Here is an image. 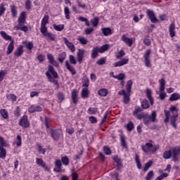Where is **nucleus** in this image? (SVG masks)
<instances>
[{"mask_svg":"<svg viewBox=\"0 0 180 180\" xmlns=\"http://www.w3.org/2000/svg\"><path fill=\"white\" fill-rule=\"evenodd\" d=\"M25 23H26V11H22L18 19V25L14 27V29L15 30H21L24 33H27L29 28L25 25Z\"/></svg>","mask_w":180,"mask_h":180,"instance_id":"nucleus-2","label":"nucleus"},{"mask_svg":"<svg viewBox=\"0 0 180 180\" xmlns=\"http://www.w3.org/2000/svg\"><path fill=\"white\" fill-rule=\"evenodd\" d=\"M148 118L150 122H152L153 123L155 122V120H157V111H152L150 115H148Z\"/></svg>","mask_w":180,"mask_h":180,"instance_id":"nucleus-30","label":"nucleus"},{"mask_svg":"<svg viewBox=\"0 0 180 180\" xmlns=\"http://www.w3.org/2000/svg\"><path fill=\"white\" fill-rule=\"evenodd\" d=\"M0 34H1V37H3V39H4V40H6V41L10 40V41H13L12 39V37L11 35H8V34H6L5 32V31H1Z\"/></svg>","mask_w":180,"mask_h":180,"instance_id":"nucleus-29","label":"nucleus"},{"mask_svg":"<svg viewBox=\"0 0 180 180\" xmlns=\"http://www.w3.org/2000/svg\"><path fill=\"white\" fill-rule=\"evenodd\" d=\"M98 112V108H89L87 110L89 115H96Z\"/></svg>","mask_w":180,"mask_h":180,"instance_id":"nucleus-51","label":"nucleus"},{"mask_svg":"<svg viewBox=\"0 0 180 180\" xmlns=\"http://www.w3.org/2000/svg\"><path fill=\"white\" fill-rule=\"evenodd\" d=\"M36 164L39 165V167H41V168L46 167V162L41 158H36Z\"/></svg>","mask_w":180,"mask_h":180,"instance_id":"nucleus-38","label":"nucleus"},{"mask_svg":"<svg viewBox=\"0 0 180 180\" xmlns=\"http://www.w3.org/2000/svg\"><path fill=\"white\" fill-rule=\"evenodd\" d=\"M113 78H115V79H118V81H123V79L126 78V75H124V73H120L116 76H113Z\"/></svg>","mask_w":180,"mask_h":180,"instance_id":"nucleus-48","label":"nucleus"},{"mask_svg":"<svg viewBox=\"0 0 180 180\" xmlns=\"http://www.w3.org/2000/svg\"><path fill=\"white\" fill-rule=\"evenodd\" d=\"M178 112H174V115L170 117V123L174 129H176V118L178 117Z\"/></svg>","mask_w":180,"mask_h":180,"instance_id":"nucleus-21","label":"nucleus"},{"mask_svg":"<svg viewBox=\"0 0 180 180\" xmlns=\"http://www.w3.org/2000/svg\"><path fill=\"white\" fill-rule=\"evenodd\" d=\"M121 40L122 41H124V43H125V44H127V46L129 47H131V46H133V39L126 37L124 34L122 36Z\"/></svg>","mask_w":180,"mask_h":180,"instance_id":"nucleus-19","label":"nucleus"},{"mask_svg":"<svg viewBox=\"0 0 180 180\" xmlns=\"http://www.w3.org/2000/svg\"><path fill=\"white\" fill-rule=\"evenodd\" d=\"M57 98L58 99V102H60L61 103V102H63V101H64V99H65V95H64L63 93L59 92L57 94Z\"/></svg>","mask_w":180,"mask_h":180,"instance_id":"nucleus-59","label":"nucleus"},{"mask_svg":"<svg viewBox=\"0 0 180 180\" xmlns=\"http://www.w3.org/2000/svg\"><path fill=\"white\" fill-rule=\"evenodd\" d=\"M120 141L122 148H127V143H126V136L123 134H120Z\"/></svg>","mask_w":180,"mask_h":180,"instance_id":"nucleus-25","label":"nucleus"},{"mask_svg":"<svg viewBox=\"0 0 180 180\" xmlns=\"http://www.w3.org/2000/svg\"><path fill=\"white\" fill-rule=\"evenodd\" d=\"M169 33L170 37H175V35L176 34V33L175 32V24L174 23H172L169 25Z\"/></svg>","mask_w":180,"mask_h":180,"instance_id":"nucleus-24","label":"nucleus"},{"mask_svg":"<svg viewBox=\"0 0 180 180\" xmlns=\"http://www.w3.org/2000/svg\"><path fill=\"white\" fill-rule=\"evenodd\" d=\"M64 13H65V18L67 20H70V19H71V16L70 15V8H68V6H65L64 8Z\"/></svg>","mask_w":180,"mask_h":180,"instance_id":"nucleus-37","label":"nucleus"},{"mask_svg":"<svg viewBox=\"0 0 180 180\" xmlns=\"http://www.w3.org/2000/svg\"><path fill=\"white\" fill-rule=\"evenodd\" d=\"M141 106L142 109H150V103L145 98L141 102Z\"/></svg>","mask_w":180,"mask_h":180,"instance_id":"nucleus-31","label":"nucleus"},{"mask_svg":"<svg viewBox=\"0 0 180 180\" xmlns=\"http://www.w3.org/2000/svg\"><path fill=\"white\" fill-rule=\"evenodd\" d=\"M82 98L84 99H86V98H88L89 96V90H88V88H83L82 90Z\"/></svg>","mask_w":180,"mask_h":180,"instance_id":"nucleus-33","label":"nucleus"},{"mask_svg":"<svg viewBox=\"0 0 180 180\" xmlns=\"http://www.w3.org/2000/svg\"><path fill=\"white\" fill-rule=\"evenodd\" d=\"M108 50H109L108 44H104L101 46L100 48L99 46H96L93 48V49L91 50V58L95 60V58H96V57L99 56V53L102 54L103 53H105V51H108Z\"/></svg>","mask_w":180,"mask_h":180,"instance_id":"nucleus-4","label":"nucleus"},{"mask_svg":"<svg viewBox=\"0 0 180 180\" xmlns=\"http://www.w3.org/2000/svg\"><path fill=\"white\" fill-rule=\"evenodd\" d=\"M126 127L127 131H131L134 129V124L131 121L126 125Z\"/></svg>","mask_w":180,"mask_h":180,"instance_id":"nucleus-54","label":"nucleus"},{"mask_svg":"<svg viewBox=\"0 0 180 180\" xmlns=\"http://www.w3.org/2000/svg\"><path fill=\"white\" fill-rule=\"evenodd\" d=\"M124 56H126V53H124V50L121 49L119 52L118 54L116 56V58L117 60H120V58H122V57H124Z\"/></svg>","mask_w":180,"mask_h":180,"instance_id":"nucleus-58","label":"nucleus"},{"mask_svg":"<svg viewBox=\"0 0 180 180\" xmlns=\"http://www.w3.org/2000/svg\"><path fill=\"white\" fill-rule=\"evenodd\" d=\"M10 11L12 18L18 17V6H16L15 4H12L10 6Z\"/></svg>","mask_w":180,"mask_h":180,"instance_id":"nucleus-22","label":"nucleus"},{"mask_svg":"<svg viewBox=\"0 0 180 180\" xmlns=\"http://www.w3.org/2000/svg\"><path fill=\"white\" fill-rule=\"evenodd\" d=\"M84 54H85V50L78 49V51L77 53V58L79 64H82V61H84Z\"/></svg>","mask_w":180,"mask_h":180,"instance_id":"nucleus-14","label":"nucleus"},{"mask_svg":"<svg viewBox=\"0 0 180 180\" xmlns=\"http://www.w3.org/2000/svg\"><path fill=\"white\" fill-rule=\"evenodd\" d=\"M65 67L68 70V71L72 74V75H75L77 74L75 68H74V67H72V65L70 64V62L68 60H65Z\"/></svg>","mask_w":180,"mask_h":180,"instance_id":"nucleus-15","label":"nucleus"},{"mask_svg":"<svg viewBox=\"0 0 180 180\" xmlns=\"http://www.w3.org/2000/svg\"><path fill=\"white\" fill-rule=\"evenodd\" d=\"M78 20L80 22H84L86 26H91V24L89 23V21L88 20V18H86L85 17H79Z\"/></svg>","mask_w":180,"mask_h":180,"instance_id":"nucleus-57","label":"nucleus"},{"mask_svg":"<svg viewBox=\"0 0 180 180\" xmlns=\"http://www.w3.org/2000/svg\"><path fill=\"white\" fill-rule=\"evenodd\" d=\"M180 99V94L178 93H174L171 94L170 97L169 98V101L170 102H175V101H179Z\"/></svg>","mask_w":180,"mask_h":180,"instance_id":"nucleus-26","label":"nucleus"},{"mask_svg":"<svg viewBox=\"0 0 180 180\" xmlns=\"http://www.w3.org/2000/svg\"><path fill=\"white\" fill-rule=\"evenodd\" d=\"M51 130V136L53 139V140H59L60 139V130L58 129H54L53 128H50Z\"/></svg>","mask_w":180,"mask_h":180,"instance_id":"nucleus-13","label":"nucleus"},{"mask_svg":"<svg viewBox=\"0 0 180 180\" xmlns=\"http://www.w3.org/2000/svg\"><path fill=\"white\" fill-rule=\"evenodd\" d=\"M146 16L149 20H150L151 23H158L159 20L154 13V11L148 9L146 10Z\"/></svg>","mask_w":180,"mask_h":180,"instance_id":"nucleus-6","label":"nucleus"},{"mask_svg":"<svg viewBox=\"0 0 180 180\" xmlns=\"http://www.w3.org/2000/svg\"><path fill=\"white\" fill-rule=\"evenodd\" d=\"M19 126L22 127V129H27L30 127V121H29V118L27 115H24L20 120L18 122Z\"/></svg>","mask_w":180,"mask_h":180,"instance_id":"nucleus-5","label":"nucleus"},{"mask_svg":"<svg viewBox=\"0 0 180 180\" xmlns=\"http://www.w3.org/2000/svg\"><path fill=\"white\" fill-rule=\"evenodd\" d=\"M151 56V49H148L145 52L143 55V58H144V63L146 67L150 68L151 67V60H150Z\"/></svg>","mask_w":180,"mask_h":180,"instance_id":"nucleus-7","label":"nucleus"},{"mask_svg":"<svg viewBox=\"0 0 180 180\" xmlns=\"http://www.w3.org/2000/svg\"><path fill=\"white\" fill-rule=\"evenodd\" d=\"M45 75L49 82L55 84L56 86L60 85L58 84V80H57L58 79V73L56 70H54V67H53V65H48V72H46Z\"/></svg>","mask_w":180,"mask_h":180,"instance_id":"nucleus-1","label":"nucleus"},{"mask_svg":"<svg viewBox=\"0 0 180 180\" xmlns=\"http://www.w3.org/2000/svg\"><path fill=\"white\" fill-rule=\"evenodd\" d=\"M153 164H154V162L153 160H149L148 162H146L143 167V172H147L151 167H153Z\"/></svg>","mask_w":180,"mask_h":180,"instance_id":"nucleus-32","label":"nucleus"},{"mask_svg":"<svg viewBox=\"0 0 180 180\" xmlns=\"http://www.w3.org/2000/svg\"><path fill=\"white\" fill-rule=\"evenodd\" d=\"M134 161L136 164L138 169H141V162H140V156L138 154H135Z\"/></svg>","mask_w":180,"mask_h":180,"instance_id":"nucleus-35","label":"nucleus"},{"mask_svg":"<svg viewBox=\"0 0 180 180\" xmlns=\"http://www.w3.org/2000/svg\"><path fill=\"white\" fill-rule=\"evenodd\" d=\"M51 122V119H50V117H44V124L46 127V129H51L50 128V122Z\"/></svg>","mask_w":180,"mask_h":180,"instance_id":"nucleus-52","label":"nucleus"},{"mask_svg":"<svg viewBox=\"0 0 180 180\" xmlns=\"http://www.w3.org/2000/svg\"><path fill=\"white\" fill-rule=\"evenodd\" d=\"M91 23L94 26V27H96V26L99 25V18L94 17L93 20H91Z\"/></svg>","mask_w":180,"mask_h":180,"instance_id":"nucleus-46","label":"nucleus"},{"mask_svg":"<svg viewBox=\"0 0 180 180\" xmlns=\"http://www.w3.org/2000/svg\"><path fill=\"white\" fill-rule=\"evenodd\" d=\"M29 113H36V112H43V107L34 104L28 108Z\"/></svg>","mask_w":180,"mask_h":180,"instance_id":"nucleus-9","label":"nucleus"},{"mask_svg":"<svg viewBox=\"0 0 180 180\" xmlns=\"http://www.w3.org/2000/svg\"><path fill=\"white\" fill-rule=\"evenodd\" d=\"M159 84H160V92H164L165 91V79L161 78L159 80Z\"/></svg>","mask_w":180,"mask_h":180,"instance_id":"nucleus-28","label":"nucleus"},{"mask_svg":"<svg viewBox=\"0 0 180 180\" xmlns=\"http://www.w3.org/2000/svg\"><path fill=\"white\" fill-rule=\"evenodd\" d=\"M49 19H50V17L47 15H45L44 18H42L41 21V28H40V32L43 30H47L46 25L49 23Z\"/></svg>","mask_w":180,"mask_h":180,"instance_id":"nucleus-10","label":"nucleus"},{"mask_svg":"<svg viewBox=\"0 0 180 180\" xmlns=\"http://www.w3.org/2000/svg\"><path fill=\"white\" fill-rule=\"evenodd\" d=\"M13 50H15V41H11L10 44L8 46L6 54L7 56H9V54H12L13 53Z\"/></svg>","mask_w":180,"mask_h":180,"instance_id":"nucleus-23","label":"nucleus"},{"mask_svg":"<svg viewBox=\"0 0 180 180\" xmlns=\"http://www.w3.org/2000/svg\"><path fill=\"white\" fill-rule=\"evenodd\" d=\"M132 85H133V81L129 80L127 83V85H126L127 94H130L131 92Z\"/></svg>","mask_w":180,"mask_h":180,"instance_id":"nucleus-44","label":"nucleus"},{"mask_svg":"<svg viewBox=\"0 0 180 180\" xmlns=\"http://www.w3.org/2000/svg\"><path fill=\"white\" fill-rule=\"evenodd\" d=\"M9 144L5 141V139H4V137L1 136L0 135V147H1L2 148H4V147H8Z\"/></svg>","mask_w":180,"mask_h":180,"instance_id":"nucleus-43","label":"nucleus"},{"mask_svg":"<svg viewBox=\"0 0 180 180\" xmlns=\"http://www.w3.org/2000/svg\"><path fill=\"white\" fill-rule=\"evenodd\" d=\"M141 148L142 151L145 153V154H150V153L154 154V153L160 150V145L153 146V141L150 140L149 143H146L145 145H142Z\"/></svg>","mask_w":180,"mask_h":180,"instance_id":"nucleus-3","label":"nucleus"},{"mask_svg":"<svg viewBox=\"0 0 180 180\" xmlns=\"http://www.w3.org/2000/svg\"><path fill=\"white\" fill-rule=\"evenodd\" d=\"M123 102L125 105L130 102V94L128 93V94L123 97Z\"/></svg>","mask_w":180,"mask_h":180,"instance_id":"nucleus-62","label":"nucleus"},{"mask_svg":"<svg viewBox=\"0 0 180 180\" xmlns=\"http://www.w3.org/2000/svg\"><path fill=\"white\" fill-rule=\"evenodd\" d=\"M126 64H129V58H122L118 62L114 63V67H123V65H126Z\"/></svg>","mask_w":180,"mask_h":180,"instance_id":"nucleus-20","label":"nucleus"},{"mask_svg":"<svg viewBox=\"0 0 180 180\" xmlns=\"http://www.w3.org/2000/svg\"><path fill=\"white\" fill-rule=\"evenodd\" d=\"M21 112H22V110H20V107L17 106L13 112L15 117H19V116H20Z\"/></svg>","mask_w":180,"mask_h":180,"instance_id":"nucleus-55","label":"nucleus"},{"mask_svg":"<svg viewBox=\"0 0 180 180\" xmlns=\"http://www.w3.org/2000/svg\"><path fill=\"white\" fill-rule=\"evenodd\" d=\"M69 61L70 64H74L75 65H77V60L75 59V57L73 55L69 56Z\"/></svg>","mask_w":180,"mask_h":180,"instance_id":"nucleus-63","label":"nucleus"},{"mask_svg":"<svg viewBox=\"0 0 180 180\" xmlns=\"http://www.w3.org/2000/svg\"><path fill=\"white\" fill-rule=\"evenodd\" d=\"M168 177V174L167 173H162L159 176H158L155 180H162L164 178Z\"/></svg>","mask_w":180,"mask_h":180,"instance_id":"nucleus-64","label":"nucleus"},{"mask_svg":"<svg viewBox=\"0 0 180 180\" xmlns=\"http://www.w3.org/2000/svg\"><path fill=\"white\" fill-rule=\"evenodd\" d=\"M41 33L44 36V37H46V39L51 40V41H56V34L52 32H47V29L41 31Z\"/></svg>","mask_w":180,"mask_h":180,"instance_id":"nucleus-8","label":"nucleus"},{"mask_svg":"<svg viewBox=\"0 0 180 180\" xmlns=\"http://www.w3.org/2000/svg\"><path fill=\"white\" fill-rule=\"evenodd\" d=\"M63 41L65 46L68 47V49H69V50H70V51H72V53H74V51H75V45H74V44L68 41V39L64 37Z\"/></svg>","mask_w":180,"mask_h":180,"instance_id":"nucleus-16","label":"nucleus"},{"mask_svg":"<svg viewBox=\"0 0 180 180\" xmlns=\"http://www.w3.org/2000/svg\"><path fill=\"white\" fill-rule=\"evenodd\" d=\"M146 96L148 99L151 106H153L154 105V97H153V91H151V89H146Z\"/></svg>","mask_w":180,"mask_h":180,"instance_id":"nucleus-12","label":"nucleus"},{"mask_svg":"<svg viewBox=\"0 0 180 180\" xmlns=\"http://www.w3.org/2000/svg\"><path fill=\"white\" fill-rule=\"evenodd\" d=\"M98 94L100 95V96H106V95H108V89H101L98 91Z\"/></svg>","mask_w":180,"mask_h":180,"instance_id":"nucleus-53","label":"nucleus"},{"mask_svg":"<svg viewBox=\"0 0 180 180\" xmlns=\"http://www.w3.org/2000/svg\"><path fill=\"white\" fill-rule=\"evenodd\" d=\"M25 51L23 50V45H20L14 52V57H22Z\"/></svg>","mask_w":180,"mask_h":180,"instance_id":"nucleus-17","label":"nucleus"},{"mask_svg":"<svg viewBox=\"0 0 180 180\" xmlns=\"http://www.w3.org/2000/svg\"><path fill=\"white\" fill-rule=\"evenodd\" d=\"M143 120L145 126H148V124H150V118H148V114H144Z\"/></svg>","mask_w":180,"mask_h":180,"instance_id":"nucleus-56","label":"nucleus"},{"mask_svg":"<svg viewBox=\"0 0 180 180\" xmlns=\"http://www.w3.org/2000/svg\"><path fill=\"white\" fill-rule=\"evenodd\" d=\"M82 86L85 88H88V86H89V78L86 76L83 77Z\"/></svg>","mask_w":180,"mask_h":180,"instance_id":"nucleus-34","label":"nucleus"},{"mask_svg":"<svg viewBox=\"0 0 180 180\" xmlns=\"http://www.w3.org/2000/svg\"><path fill=\"white\" fill-rule=\"evenodd\" d=\"M71 98L74 105H77V103H78V91L77 89L72 91Z\"/></svg>","mask_w":180,"mask_h":180,"instance_id":"nucleus-18","label":"nucleus"},{"mask_svg":"<svg viewBox=\"0 0 180 180\" xmlns=\"http://www.w3.org/2000/svg\"><path fill=\"white\" fill-rule=\"evenodd\" d=\"M172 153H173V157H172L173 161L174 162H176L180 155V147L179 146L174 147L172 150Z\"/></svg>","mask_w":180,"mask_h":180,"instance_id":"nucleus-11","label":"nucleus"},{"mask_svg":"<svg viewBox=\"0 0 180 180\" xmlns=\"http://www.w3.org/2000/svg\"><path fill=\"white\" fill-rule=\"evenodd\" d=\"M103 151L105 155H110L112 154V150L109 146H103Z\"/></svg>","mask_w":180,"mask_h":180,"instance_id":"nucleus-47","label":"nucleus"},{"mask_svg":"<svg viewBox=\"0 0 180 180\" xmlns=\"http://www.w3.org/2000/svg\"><path fill=\"white\" fill-rule=\"evenodd\" d=\"M106 63V58L105 57H101L97 62L96 64L98 65H103V64H105Z\"/></svg>","mask_w":180,"mask_h":180,"instance_id":"nucleus-60","label":"nucleus"},{"mask_svg":"<svg viewBox=\"0 0 180 180\" xmlns=\"http://www.w3.org/2000/svg\"><path fill=\"white\" fill-rule=\"evenodd\" d=\"M172 156V151L171 150H166L163 153V158H165V160H169V158H171Z\"/></svg>","mask_w":180,"mask_h":180,"instance_id":"nucleus-41","label":"nucleus"},{"mask_svg":"<svg viewBox=\"0 0 180 180\" xmlns=\"http://www.w3.org/2000/svg\"><path fill=\"white\" fill-rule=\"evenodd\" d=\"M22 44L25 45L26 49H27V50H32L34 45H33V42L32 41H22Z\"/></svg>","mask_w":180,"mask_h":180,"instance_id":"nucleus-40","label":"nucleus"},{"mask_svg":"<svg viewBox=\"0 0 180 180\" xmlns=\"http://www.w3.org/2000/svg\"><path fill=\"white\" fill-rule=\"evenodd\" d=\"M8 101H12V102H16L18 97L13 94H10L6 96Z\"/></svg>","mask_w":180,"mask_h":180,"instance_id":"nucleus-42","label":"nucleus"},{"mask_svg":"<svg viewBox=\"0 0 180 180\" xmlns=\"http://www.w3.org/2000/svg\"><path fill=\"white\" fill-rule=\"evenodd\" d=\"M102 32L104 36H110L112 34V30L110 27L102 28Z\"/></svg>","mask_w":180,"mask_h":180,"instance_id":"nucleus-39","label":"nucleus"},{"mask_svg":"<svg viewBox=\"0 0 180 180\" xmlns=\"http://www.w3.org/2000/svg\"><path fill=\"white\" fill-rule=\"evenodd\" d=\"M65 58H67V53L65 52H62L58 54V60L61 64L64 63V61L65 60Z\"/></svg>","mask_w":180,"mask_h":180,"instance_id":"nucleus-27","label":"nucleus"},{"mask_svg":"<svg viewBox=\"0 0 180 180\" xmlns=\"http://www.w3.org/2000/svg\"><path fill=\"white\" fill-rule=\"evenodd\" d=\"M6 158V149L4 148L0 147V158Z\"/></svg>","mask_w":180,"mask_h":180,"instance_id":"nucleus-50","label":"nucleus"},{"mask_svg":"<svg viewBox=\"0 0 180 180\" xmlns=\"http://www.w3.org/2000/svg\"><path fill=\"white\" fill-rule=\"evenodd\" d=\"M153 176H154V172L153 170H150L148 172L147 176H146V180H151L153 179Z\"/></svg>","mask_w":180,"mask_h":180,"instance_id":"nucleus-61","label":"nucleus"},{"mask_svg":"<svg viewBox=\"0 0 180 180\" xmlns=\"http://www.w3.org/2000/svg\"><path fill=\"white\" fill-rule=\"evenodd\" d=\"M60 161L63 165H65L66 167L70 165V158H68V156H63Z\"/></svg>","mask_w":180,"mask_h":180,"instance_id":"nucleus-36","label":"nucleus"},{"mask_svg":"<svg viewBox=\"0 0 180 180\" xmlns=\"http://www.w3.org/2000/svg\"><path fill=\"white\" fill-rule=\"evenodd\" d=\"M53 27L55 30H56V32H61L64 30V25L63 24L58 25L53 24Z\"/></svg>","mask_w":180,"mask_h":180,"instance_id":"nucleus-45","label":"nucleus"},{"mask_svg":"<svg viewBox=\"0 0 180 180\" xmlns=\"http://www.w3.org/2000/svg\"><path fill=\"white\" fill-rule=\"evenodd\" d=\"M0 115L2 116L4 119H8L9 115H8V111L5 109L0 110Z\"/></svg>","mask_w":180,"mask_h":180,"instance_id":"nucleus-49","label":"nucleus"}]
</instances>
